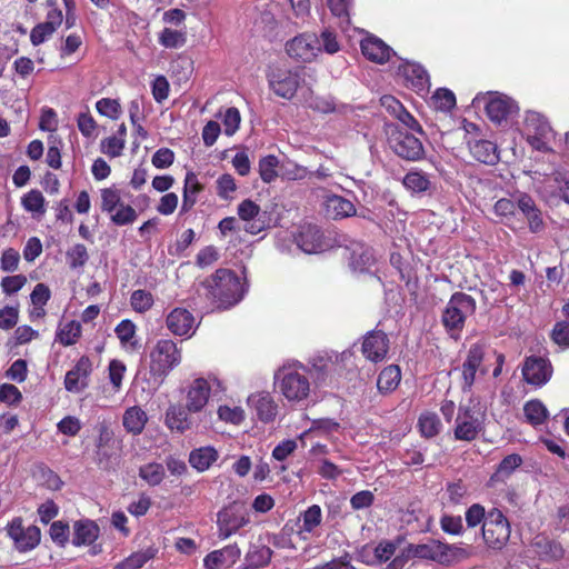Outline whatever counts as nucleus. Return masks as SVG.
Returning a JSON list of instances; mask_svg holds the SVG:
<instances>
[{"label":"nucleus","instance_id":"obj_40","mask_svg":"<svg viewBox=\"0 0 569 569\" xmlns=\"http://www.w3.org/2000/svg\"><path fill=\"white\" fill-rule=\"evenodd\" d=\"M158 42L167 49H178L187 42V29L181 27L179 29L163 28L158 36Z\"/></svg>","mask_w":569,"mask_h":569},{"label":"nucleus","instance_id":"obj_9","mask_svg":"<svg viewBox=\"0 0 569 569\" xmlns=\"http://www.w3.org/2000/svg\"><path fill=\"white\" fill-rule=\"evenodd\" d=\"M249 523V511L241 505H230L217 515L218 537L226 540L233 535L240 533V530Z\"/></svg>","mask_w":569,"mask_h":569},{"label":"nucleus","instance_id":"obj_26","mask_svg":"<svg viewBox=\"0 0 569 569\" xmlns=\"http://www.w3.org/2000/svg\"><path fill=\"white\" fill-rule=\"evenodd\" d=\"M298 535L301 539L308 540L311 537H318L319 528L322 522V511L318 505L310 506L307 510H305L300 517Z\"/></svg>","mask_w":569,"mask_h":569},{"label":"nucleus","instance_id":"obj_43","mask_svg":"<svg viewBox=\"0 0 569 569\" xmlns=\"http://www.w3.org/2000/svg\"><path fill=\"white\" fill-rule=\"evenodd\" d=\"M272 551L266 546H252L246 555L244 562L248 569H258L269 563Z\"/></svg>","mask_w":569,"mask_h":569},{"label":"nucleus","instance_id":"obj_45","mask_svg":"<svg viewBox=\"0 0 569 569\" xmlns=\"http://www.w3.org/2000/svg\"><path fill=\"white\" fill-rule=\"evenodd\" d=\"M526 420L533 427L542 425L548 416V409L540 400H530L523 406Z\"/></svg>","mask_w":569,"mask_h":569},{"label":"nucleus","instance_id":"obj_19","mask_svg":"<svg viewBox=\"0 0 569 569\" xmlns=\"http://www.w3.org/2000/svg\"><path fill=\"white\" fill-rule=\"evenodd\" d=\"M248 407L254 412L257 419L263 423H271L276 420L279 406L268 391L251 393L247 399Z\"/></svg>","mask_w":569,"mask_h":569},{"label":"nucleus","instance_id":"obj_51","mask_svg":"<svg viewBox=\"0 0 569 569\" xmlns=\"http://www.w3.org/2000/svg\"><path fill=\"white\" fill-rule=\"evenodd\" d=\"M154 303L153 295L150 291L138 289L131 292L130 306L138 313H146Z\"/></svg>","mask_w":569,"mask_h":569},{"label":"nucleus","instance_id":"obj_57","mask_svg":"<svg viewBox=\"0 0 569 569\" xmlns=\"http://www.w3.org/2000/svg\"><path fill=\"white\" fill-rule=\"evenodd\" d=\"M77 126L81 134L90 140L98 136V124L89 111L80 112L77 117Z\"/></svg>","mask_w":569,"mask_h":569},{"label":"nucleus","instance_id":"obj_25","mask_svg":"<svg viewBox=\"0 0 569 569\" xmlns=\"http://www.w3.org/2000/svg\"><path fill=\"white\" fill-rule=\"evenodd\" d=\"M400 73L410 86L419 94H425L429 90V76L427 71L417 63L406 62L399 68Z\"/></svg>","mask_w":569,"mask_h":569},{"label":"nucleus","instance_id":"obj_10","mask_svg":"<svg viewBox=\"0 0 569 569\" xmlns=\"http://www.w3.org/2000/svg\"><path fill=\"white\" fill-rule=\"evenodd\" d=\"M485 428V413L479 409L460 407L455 427V438L462 441L475 440Z\"/></svg>","mask_w":569,"mask_h":569},{"label":"nucleus","instance_id":"obj_47","mask_svg":"<svg viewBox=\"0 0 569 569\" xmlns=\"http://www.w3.org/2000/svg\"><path fill=\"white\" fill-rule=\"evenodd\" d=\"M517 210V196L515 199L501 198L493 204V212L500 219V222L511 227Z\"/></svg>","mask_w":569,"mask_h":569},{"label":"nucleus","instance_id":"obj_64","mask_svg":"<svg viewBox=\"0 0 569 569\" xmlns=\"http://www.w3.org/2000/svg\"><path fill=\"white\" fill-rule=\"evenodd\" d=\"M97 111L107 118L118 119L121 113V106L118 100L102 98L96 103Z\"/></svg>","mask_w":569,"mask_h":569},{"label":"nucleus","instance_id":"obj_12","mask_svg":"<svg viewBox=\"0 0 569 569\" xmlns=\"http://www.w3.org/2000/svg\"><path fill=\"white\" fill-rule=\"evenodd\" d=\"M485 347L479 343L470 346L467 357L462 363V391L470 392L476 382L477 372L486 375L488 367L485 363Z\"/></svg>","mask_w":569,"mask_h":569},{"label":"nucleus","instance_id":"obj_11","mask_svg":"<svg viewBox=\"0 0 569 569\" xmlns=\"http://www.w3.org/2000/svg\"><path fill=\"white\" fill-rule=\"evenodd\" d=\"M482 537L486 543L495 549L501 548L510 537V526L500 510L490 511L482 525Z\"/></svg>","mask_w":569,"mask_h":569},{"label":"nucleus","instance_id":"obj_7","mask_svg":"<svg viewBox=\"0 0 569 569\" xmlns=\"http://www.w3.org/2000/svg\"><path fill=\"white\" fill-rule=\"evenodd\" d=\"M473 102H483L487 117L496 124H507L519 113V106L512 98L499 93L488 92L483 96H477Z\"/></svg>","mask_w":569,"mask_h":569},{"label":"nucleus","instance_id":"obj_17","mask_svg":"<svg viewBox=\"0 0 569 569\" xmlns=\"http://www.w3.org/2000/svg\"><path fill=\"white\" fill-rule=\"evenodd\" d=\"M390 341L382 330H372L362 338L361 352L370 362H381L387 358Z\"/></svg>","mask_w":569,"mask_h":569},{"label":"nucleus","instance_id":"obj_21","mask_svg":"<svg viewBox=\"0 0 569 569\" xmlns=\"http://www.w3.org/2000/svg\"><path fill=\"white\" fill-rule=\"evenodd\" d=\"M92 371V363L88 357H81L76 366L69 370L64 378V388L69 392L79 393L88 387V378Z\"/></svg>","mask_w":569,"mask_h":569},{"label":"nucleus","instance_id":"obj_42","mask_svg":"<svg viewBox=\"0 0 569 569\" xmlns=\"http://www.w3.org/2000/svg\"><path fill=\"white\" fill-rule=\"evenodd\" d=\"M202 190V184L199 182L194 172L188 171L184 178L183 186V210H189L197 201V194Z\"/></svg>","mask_w":569,"mask_h":569},{"label":"nucleus","instance_id":"obj_4","mask_svg":"<svg viewBox=\"0 0 569 569\" xmlns=\"http://www.w3.org/2000/svg\"><path fill=\"white\" fill-rule=\"evenodd\" d=\"M518 130L532 150L541 153L552 152L555 131L542 113L527 110Z\"/></svg>","mask_w":569,"mask_h":569},{"label":"nucleus","instance_id":"obj_56","mask_svg":"<svg viewBox=\"0 0 569 569\" xmlns=\"http://www.w3.org/2000/svg\"><path fill=\"white\" fill-rule=\"evenodd\" d=\"M522 463V458L517 455L512 453L502 459V461L499 463L496 472L495 478L497 480H505L508 478L517 468H519Z\"/></svg>","mask_w":569,"mask_h":569},{"label":"nucleus","instance_id":"obj_2","mask_svg":"<svg viewBox=\"0 0 569 569\" xmlns=\"http://www.w3.org/2000/svg\"><path fill=\"white\" fill-rule=\"evenodd\" d=\"M306 69H292L287 67H273L269 70L267 78L270 90L278 97L290 100L295 97L298 89L301 90L308 104L322 112H329L333 107L329 102L320 106L317 102L309 101L306 97L310 92V84L306 82Z\"/></svg>","mask_w":569,"mask_h":569},{"label":"nucleus","instance_id":"obj_30","mask_svg":"<svg viewBox=\"0 0 569 569\" xmlns=\"http://www.w3.org/2000/svg\"><path fill=\"white\" fill-rule=\"evenodd\" d=\"M469 150L472 157L479 162L486 164H495L499 160V152L496 143L489 140H469L468 141Z\"/></svg>","mask_w":569,"mask_h":569},{"label":"nucleus","instance_id":"obj_23","mask_svg":"<svg viewBox=\"0 0 569 569\" xmlns=\"http://www.w3.org/2000/svg\"><path fill=\"white\" fill-rule=\"evenodd\" d=\"M398 542L382 540L376 547L365 546L359 551V558L367 565L382 563L397 556Z\"/></svg>","mask_w":569,"mask_h":569},{"label":"nucleus","instance_id":"obj_24","mask_svg":"<svg viewBox=\"0 0 569 569\" xmlns=\"http://www.w3.org/2000/svg\"><path fill=\"white\" fill-rule=\"evenodd\" d=\"M298 248L305 253H318L325 249L322 233L312 224H303L295 237Z\"/></svg>","mask_w":569,"mask_h":569},{"label":"nucleus","instance_id":"obj_35","mask_svg":"<svg viewBox=\"0 0 569 569\" xmlns=\"http://www.w3.org/2000/svg\"><path fill=\"white\" fill-rule=\"evenodd\" d=\"M325 206L327 214L332 219H342L356 214L355 204L341 196H329Z\"/></svg>","mask_w":569,"mask_h":569},{"label":"nucleus","instance_id":"obj_16","mask_svg":"<svg viewBox=\"0 0 569 569\" xmlns=\"http://www.w3.org/2000/svg\"><path fill=\"white\" fill-rule=\"evenodd\" d=\"M211 397L209 378H194L186 388V406L189 412H204Z\"/></svg>","mask_w":569,"mask_h":569},{"label":"nucleus","instance_id":"obj_18","mask_svg":"<svg viewBox=\"0 0 569 569\" xmlns=\"http://www.w3.org/2000/svg\"><path fill=\"white\" fill-rule=\"evenodd\" d=\"M552 376L550 362L541 357H528L522 366L523 380L533 387L545 386Z\"/></svg>","mask_w":569,"mask_h":569},{"label":"nucleus","instance_id":"obj_44","mask_svg":"<svg viewBox=\"0 0 569 569\" xmlns=\"http://www.w3.org/2000/svg\"><path fill=\"white\" fill-rule=\"evenodd\" d=\"M279 11L278 4H269L262 10L259 17L256 19V27L260 29L264 34H272L278 28L277 13Z\"/></svg>","mask_w":569,"mask_h":569},{"label":"nucleus","instance_id":"obj_39","mask_svg":"<svg viewBox=\"0 0 569 569\" xmlns=\"http://www.w3.org/2000/svg\"><path fill=\"white\" fill-rule=\"evenodd\" d=\"M339 427V423L331 419L316 420L308 430L303 431L299 436V440L301 441L302 447H305L307 439L311 437L330 436L333 432H337Z\"/></svg>","mask_w":569,"mask_h":569},{"label":"nucleus","instance_id":"obj_28","mask_svg":"<svg viewBox=\"0 0 569 569\" xmlns=\"http://www.w3.org/2000/svg\"><path fill=\"white\" fill-rule=\"evenodd\" d=\"M241 550L234 545H229L222 549L214 550L206 556L203 565L206 569L229 568L240 558Z\"/></svg>","mask_w":569,"mask_h":569},{"label":"nucleus","instance_id":"obj_5","mask_svg":"<svg viewBox=\"0 0 569 569\" xmlns=\"http://www.w3.org/2000/svg\"><path fill=\"white\" fill-rule=\"evenodd\" d=\"M181 360V349L173 340L159 339L149 352V372L153 382L160 386Z\"/></svg>","mask_w":569,"mask_h":569},{"label":"nucleus","instance_id":"obj_13","mask_svg":"<svg viewBox=\"0 0 569 569\" xmlns=\"http://www.w3.org/2000/svg\"><path fill=\"white\" fill-rule=\"evenodd\" d=\"M238 216L244 222L243 229L250 234H258L270 227V218L266 211H261L259 204L246 199L238 204Z\"/></svg>","mask_w":569,"mask_h":569},{"label":"nucleus","instance_id":"obj_38","mask_svg":"<svg viewBox=\"0 0 569 569\" xmlns=\"http://www.w3.org/2000/svg\"><path fill=\"white\" fill-rule=\"evenodd\" d=\"M400 381V368L396 365H390L379 373L377 387L381 393H390L398 388Z\"/></svg>","mask_w":569,"mask_h":569},{"label":"nucleus","instance_id":"obj_22","mask_svg":"<svg viewBox=\"0 0 569 569\" xmlns=\"http://www.w3.org/2000/svg\"><path fill=\"white\" fill-rule=\"evenodd\" d=\"M97 461L103 468H108L112 458L116 457L117 450L120 448V441L113 436V432L106 426L99 428L97 439Z\"/></svg>","mask_w":569,"mask_h":569},{"label":"nucleus","instance_id":"obj_62","mask_svg":"<svg viewBox=\"0 0 569 569\" xmlns=\"http://www.w3.org/2000/svg\"><path fill=\"white\" fill-rule=\"evenodd\" d=\"M80 333V325L74 321H70L59 330L57 333V339L63 346H71L77 342Z\"/></svg>","mask_w":569,"mask_h":569},{"label":"nucleus","instance_id":"obj_53","mask_svg":"<svg viewBox=\"0 0 569 569\" xmlns=\"http://www.w3.org/2000/svg\"><path fill=\"white\" fill-rule=\"evenodd\" d=\"M419 429L421 435L426 438L437 436L441 429V422L438 416L433 412H425L419 418Z\"/></svg>","mask_w":569,"mask_h":569},{"label":"nucleus","instance_id":"obj_58","mask_svg":"<svg viewBox=\"0 0 569 569\" xmlns=\"http://www.w3.org/2000/svg\"><path fill=\"white\" fill-rule=\"evenodd\" d=\"M432 104L437 110L448 112L456 106V97L449 89L440 88L432 96Z\"/></svg>","mask_w":569,"mask_h":569},{"label":"nucleus","instance_id":"obj_52","mask_svg":"<svg viewBox=\"0 0 569 569\" xmlns=\"http://www.w3.org/2000/svg\"><path fill=\"white\" fill-rule=\"evenodd\" d=\"M67 261L72 270L81 269L89 260V253L84 244L76 243L66 252Z\"/></svg>","mask_w":569,"mask_h":569},{"label":"nucleus","instance_id":"obj_41","mask_svg":"<svg viewBox=\"0 0 569 569\" xmlns=\"http://www.w3.org/2000/svg\"><path fill=\"white\" fill-rule=\"evenodd\" d=\"M417 553L421 557H431L435 558L439 556L443 561H450L452 558L458 555L463 553V550L451 547L448 545L438 543L432 547L423 545L417 548Z\"/></svg>","mask_w":569,"mask_h":569},{"label":"nucleus","instance_id":"obj_60","mask_svg":"<svg viewBox=\"0 0 569 569\" xmlns=\"http://www.w3.org/2000/svg\"><path fill=\"white\" fill-rule=\"evenodd\" d=\"M375 262L373 253L370 249H361L360 252L353 251L350 259V266L355 271L363 272Z\"/></svg>","mask_w":569,"mask_h":569},{"label":"nucleus","instance_id":"obj_55","mask_svg":"<svg viewBox=\"0 0 569 569\" xmlns=\"http://www.w3.org/2000/svg\"><path fill=\"white\" fill-rule=\"evenodd\" d=\"M279 160L276 156H266L259 161V174L263 182L270 183L278 177Z\"/></svg>","mask_w":569,"mask_h":569},{"label":"nucleus","instance_id":"obj_15","mask_svg":"<svg viewBox=\"0 0 569 569\" xmlns=\"http://www.w3.org/2000/svg\"><path fill=\"white\" fill-rule=\"evenodd\" d=\"M8 536L13 540L14 547L26 552L34 549L41 539L40 529L36 526L24 528L21 518L12 519L6 527Z\"/></svg>","mask_w":569,"mask_h":569},{"label":"nucleus","instance_id":"obj_1","mask_svg":"<svg viewBox=\"0 0 569 569\" xmlns=\"http://www.w3.org/2000/svg\"><path fill=\"white\" fill-rule=\"evenodd\" d=\"M279 393L292 406L305 405L312 391L308 368L299 361L282 365L274 373Z\"/></svg>","mask_w":569,"mask_h":569},{"label":"nucleus","instance_id":"obj_8","mask_svg":"<svg viewBox=\"0 0 569 569\" xmlns=\"http://www.w3.org/2000/svg\"><path fill=\"white\" fill-rule=\"evenodd\" d=\"M284 50L292 60L302 63L315 61L322 52L319 38L312 32H302L288 40Z\"/></svg>","mask_w":569,"mask_h":569},{"label":"nucleus","instance_id":"obj_49","mask_svg":"<svg viewBox=\"0 0 569 569\" xmlns=\"http://www.w3.org/2000/svg\"><path fill=\"white\" fill-rule=\"evenodd\" d=\"M164 468L161 463L150 462L139 468V477L149 486H158L164 479Z\"/></svg>","mask_w":569,"mask_h":569},{"label":"nucleus","instance_id":"obj_33","mask_svg":"<svg viewBox=\"0 0 569 569\" xmlns=\"http://www.w3.org/2000/svg\"><path fill=\"white\" fill-rule=\"evenodd\" d=\"M99 527L91 520H79L73 525L72 543L77 547L90 546L99 537Z\"/></svg>","mask_w":569,"mask_h":569},{"label":"nucleus","instance_id":"obj_61","mask_svg":"<svg viewBox=\"0 0 569 569\" xmlns=\"http://www.w3.org/2000/svg\"><path fill=\"white\" fill-rule=\"evenodd\" d=\"M126 142L122 141L121 137L110 136L102 139L100 142V151L110 158L120 157Z\"/></svg>","mask_w":569,"mask_h":569},{"label":"nucleus","instance_id":"obj_27","mask_svg":"<svg viewBox=\"0 0 569 569\" xmlns=\"http://www.w3.org/2000/svg\"><path fill=\"white\" fill-rule=\"evenodd\" d=\"M529 552L543 561H557L563 557V549L560 543L546 536H537L529 549Z\"/></svg>","mask_w":569,"mask_h":569},{"label":"nucleus","instance_id":"obj_48","mask_svg":"<svg viewBox=\"0 0 569 569\" xmlns=\"http://www.w3.org/2000/svg\"><path fill=\"white\" fill-rule=\"evenodd\" d=\"M156 556V549L147 548L131 553L116 566V569H139Z\"/></svg>","mask_w":569,"mask_h":569},{"label":"nucleus","instance_id":"obj_63","mask_svg":"<svg viewBox=\"0 0 569 569\" xmlns=\"http://www.w3.org/2000/svg\"><path fill=\"white\" fill-rule=\"evenodd\" d=\"M121 201V193L116 188H104L101 190V210L110 214Z\"/></svg>","mask_w":569,"mask_h":569},{"label":"nucleus","instance_id":"obj_36","mask_svg":"<svg viewBox=\"0 0 569 569\" xmlns=\"http://www.w3.org/2000/svg\"><path fill=\"white\" fill-rule=\"evenodd\" d=\"M219 455L218 451L211 447H200L193 449L189 455V463L199 472L208 470L213 462L217 461Z\"/></svg>","mask_w":569,"mask_h":569},{"label":"nucleus","instance_id":"obj_34","mask_svg":"<svg viewBox=\"0 0 569 569\" xmlns=\"http://www.w3.org/2000/svg\"><path fill=\"white\" fill-rule=\"evenodd\" d=\"M114 332L120 341L121 348L126 352L132 353L137 351L139 348V342L137 339V327L131 320L124 319L120 321L117 325Z\"/></svg>","mask_w":569,"mask_h":569},{"label":"nucleus","instance_id":"obj_20","mask_svg":"<svg viewBox=\"0 0 569 569\" xmlns=\"http://www.w3.org/2000/svg\"><path fill=\"white\" fill-rule=\"evenodd\" d=\"M166 326L172 335L179 337H191L197 329L193 315L184 308L172 309L166 318Z\"/></svg>","mask_w":569,"mask_h":569},{"label":"nucleus","instance_id":"obj_59","mask_svg":"<svg viewBox=\"0 0 569 569\" xmlns=\"http://www.w3.org/2000/svg\"><path fill=\"white\" fill-rule=\"evenodd\" d=\"M403 184L407 189L413 192H423L429 186L428 177L420 171H410L403 178Z\"/></svg>","mask_w":569,"mask_h":569},{"label":"nucleus","instance_id":"obj_46","mask_svg":"<svg viewBox=\"0 0 569 569\" xmlns=\"http://www.w3.org/2000/svg\"><path fill=\"white\" fill-rule=\"evenodd\" d=\"M21 206L33 217H41L46 213V199L39 190H30L21 198Z\"/></svg>","mask_w":569,"mask_h":569},{"label":"nucleus","instance_id":"obj_50","mask_svg":"<svg viewBox=\"0 0 569 569\" xmlns=\"http://www.w3.org/2000/svg\"><path fill=\"white\" fill-rule=\"evenodd\" d=\"M219 419L227 423L240 425L246 419V411L241 406L221 405L217 410Z\"/></svg>","mask_w":569,"mask_h":569},{"label":"nucleus","instance_id":"obj_14","mask_svg":"<svg viewBox=\"0 0 569 569\" xmlns=\"http://www.w3.org/2000/svg\"><path fill=\"white\" fill-rule=\"evenodd\" d=\"M389 143L395 153L403 159L417 161L423 157L425 149L420 139L407 131H392Z\"/></svg>","mask_w":569,"mask_h":569},{"label":"nucleus","instance_id":"obj_32","mask_svg":"<svg viewBox=\"0 0 569 569\" xmlns=\"http://www.w3.org/2000/svg\"><path fill=\"white\" fill-rule=\"evenodd\" d=\"M192 412H189L187 410V406L184 405V408L178 406V405H171L166 412V426L171 431H177L179 433H183L186 430L190 429L191 420L190 415Z\"/></svg>","mask_w":569,"mask_h":569},{"label":"nucleus","instance_id":"obj_3","mask_svg":"<svg viewBox=\"0 0 569 569\" xmlns=\"http://www.w3.org/2000/svg\"><path fill=\"white\" fill-rule=\"evenodd\" d=\"M203 284L208 297L218 309L236 306L247 291L244 278L229 269L217 270Z\"/></svg>","mask_w":569,"mask_h":569},{"label":"nucleus","instance_id":"obj_29","mask_svg":"<svg viewBox=\"0 0 569 569\" xmlns=\"http://www.w3.org/2000/svg\"><path fill=\"white\" fill-rule=\"evenodd\" d=\"M362 54L376 63H385L392 54V49L381 39L368 36L361 41Z\"/></svg>","mask_w":569,"mask_h":569},{"label":"nucleus","instance_id":"obj_37","mask_svg":"<svg viewBox=\"0 0 569 569\" xmlns=\"http://www.w3.org/2000/svg\"><path fill=\"white\" fill-rule=\"evenodd\" d=\"M147 421V413L138 406L128 408L122 418L124 429L133 435L141 433Z\"/></svg>","mask_w":569,"mask_h":569},{"label":"nucleus","instance_id":"obj_31","mask_svg":"<svg viewBox=\"0 0 569 569\" xmlns=\"http://www.w3.org/2000/svg\"><path fill=\"white\" fill-rule=\"evenodd\" d=\"M353 353L350 350H345L340 355H335L333 357L330 356L326 360L319 359L313 360L312 368L315 372L317 373L316 377V385H325L327 381L328 373L330 372L333 363L341 362L346 365L352 359Z\"/></svg>","mask_w":569,"mask_h":569},{"label":"nucleus","instance_id":"obj_54","mask_svg":"<svg viewBox=\"0 0 569 569\" xmlns=\"http://www.w3.org/2000/svg\"><path fill=\"white\" fill-rule=\"evenodd\" d=\"M137 211L130 206L120 201L118 208L110 213V219L116 226H126L133 223L137 219Z\"/></svg>","mask_w":569,"mask_h":569},{"label":"nucleus","instance_id":"obj_6","mask_svg":"<svg viewBox=\"0 0 569 569\" xmlns=\"http://www.w3.org/2000/svg\"><path fill=\"white\" fill-rule=\"evenodd\" d=\"M476 311V300L463 292H456L449 299L442 313V323L450 336L458 339L466 319Z\"/></svg>","mask_w":569,"mask_h":569}]
</instances>
